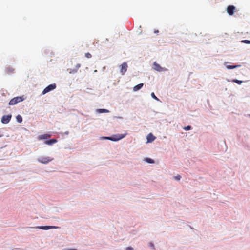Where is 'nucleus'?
Returning <instances> with one entry per match:
<instances>
[{
	"label": "nucleus",
	"mask_w": 250,
	"mask_h": 250,
	"mask_svg": "<svg viewBox=\"0 0 250 250\" xmlns=\"http://www.w3.org/2000/svg\"><path fill=\"white\" fill-rule=\"evenodd\" d=\"M57 142L58 140L56 138H51L49 140L45 141V144L50 146L57 143Z\"/></svg>",
	"instance_id": "5"
},
{
	"label": "nucleus",
	"mask_w": 250,
	"mask_h": 250,
	"mask_svg": "<svg viewBox=\"0 0 250 250\" xmlns=\"http://www.w3.org/2000/svg\"><path fill=\"white\" fill-rule=\"evenodd\" d=\"M11 118V114L4 115L1 117V122L2 124H6L10 122Z\"/></svg>",
	"instance_id": "4"
},
{
	"label": "nucleus",
	"mask_w": 250,
	"mask_h": 250,
	"mask_svg": "<svg viewBox=\"0 0 250 250\" xmlns=\"http://www.w3.org/2000/svg\"><path fill=\"white\" fill-rule=\"evenodd\" d=\"M113 118L114 119H115V118L123 119V117H120V116H114Z\"/></svg>",
	"instance_id": "15"
},
{
	"label": "nucleus",
	"mask_w": 250,
	"mask_h": 250,
	"mask_svg": "<svg viewBox=\"0 0 250 250\" xmlns=\"http://www.w3.org/2000/svg\"><path fill=\"white\" fill-rule=\"evenodd\" d=\"M191 128H192L191 126H190V125H188V126H187L185 127L184 128V129L185 130L188 131V130H191Z\"/></svg>",
	"instance_id": "12"
},
{
	"label": "nucleus",
	"mask_w": 250,
	"mask_h": 250,
	"mask_svg": "<svg viewBox=\"0 0 250 250\" xmlns=\"http://www.w3.org/2000/svg\"><path fill=\"white\" fill-rule=\"evenodd\" d=\"M53 160V158H50L49 157H40L38 158L37 160L38 162L44 164H46L48 163L49 162L52 161Z\"/></svg>",
	"instance_id": "2"
},
{
	"label": "nucleus",
	"mask_w": 250,
	"mask_h": 250,
	"mask_svg": "<svg viewBox=\"0 0 250 250\" xmlns=\"http://www.w3.org/2000/svg\"><path fill=\"white\" fill-rule=\"evenodd\" d=\"M96 111L98 113H109L110 110H96Z\"/></svg>",
	"instance_id": "10"
},
{
	"label": "nucleus",
	"mask_w": 250,
	"mask_h": 250,
	"mask_svg": "<svg viewBox=\"0 0 250 250\" xmlns=\"http://www.w3.org/2000/svg\"><path fill=\"white\" fill-rule=\"evenodd\" d=\"M248 116H249V117H250V114H248Z\"/></svg>",
	"instance_id": "18"
},
{
	"label": "nucleus",
	"mask_w": 250,
	"mask_h": 250,
	"mask_svg": "<svg viewBox=\"0 0 250 250\" xmlns=\"http://www.w3.org/2000/svg\"><path fill=\"white\" fill-rule=\"evenodd\" d=\"M146 139L147 143H151L156 139V137L150 133L147 135Z\"/></svg>",
	"instance_id": "6"
},
{
	"label": "nucleus",
	"mask_w": 250,
	"mask_h": 250,
	"mask_svg": "<svg viewBox=\"0 0 250 250\" xmlns=\"http://www.w3.org/2000/svg\"><path fill=\"white\" fill-rule=\"evenodd\" d=\"M3 136V134H0V137H2Z\"/></svg>",
	"instance_id": "17"
},
{
	"label": "nucleus",
	"mask_w": 250,
	"mask_h": 250,
	"mask_svg": "<svg viewBox=\"0 0 250 250\" xmlns=\"http://www.w3.org/2000/svg\"><path fill=\"white\" fill-rule=\"evenodd\" d=\"M48 137H50V135L48 134H44L43 135H40L39 136V139L40 140H46Z\"/></svg>",
	"instance_id": "7"
},
{
	"label": "nucleus",
	"mask_w": 250,
	"mask_h": 250,
	"mask_svg": "<svg viewBox=\"0 0 250 250\" xmlns=\"http://www.w3.org/2000/svg\"><path fill=\"white\" fill-rule=\"evenodd\" d=\"M127 133L116 134L111 136H102L100 137V140H108L114 142L119 141L125 137Z\"/></svg>",
	"instance_id": "1"
},
{
	"label": "nucleus",
	"mask_w": 250,
	"mask_h": 250,
	"mask_svg": "<svg viewBox=\"0 0 250 250\" xmlns=\"http://www.w3.org/2000/svg\"><path fill=\"white\" fill-rule=\"evenodd\" d=\"M181 178V176L179 175H177V176L173 177V179L177 181L180 180Z\"/></svg>",
	"instance_id": "11"
},
{
	"label": "nucleus",
	"mask_w": 250,
	"mask_h": 250,
	"mask_svg": "<svg viewBox=\"0 0 250 250\" xmlns=\"http://www.w3.org/2000/svg\"><path fill=\"white\" fill-rule=\"evenodd\" d=\"M149 246L150 247H152V248L154 249V245L153 243H152V242L149 243Z\"/></svg>",
	"instance_id": "14"
},
{
	"label": "nucleus",
	"mask_w": 250,
	"mask_h": 250,
	"mask_svg": "<svg viewBox=\"0 0 250 250\" xmlns=\"http://www.w3.org/2000/svg\"><path fill=\"white\" fill-rule=\"evenodd\" d=\"M16 121L19 123H21L22 122V117L20 115H18L16 117Z\"/></svg>",
	"instance_id": "8"
},
{
	"label": "nucleus",
	"mask_w": 250,
	"mask_h": 250,
	"mask_svg": "<svg viewBox=\"0 0 250 250\" xmlns=\"http://www.w3.org/2000/svg\"><path fill=\"white\" fill-rule=\"evenodd\" d=\"M69 133V132L68 131H66L63 133L64 134L66 135H68Z\"/></svg>",
	"instance_id": "16"
},
{
	"label": "nucleus",
	"mask_w": 250,
	"mask_h": 250,
	"mask_svg": "<svg viewBox=\"0 0 250 250\" xmlns=\"http://www.w3.org/2000/svg\"><path fill=\"white\" fill-rule=\"evenodd\" d=\"M29 228H36L38 229H43V230H49L50 229H56L59 228L58 226H37L36 227H30Z\"/></svg>",
	"instance_id": "3"
},
{
	"label": "nucleus",
	"mask_w": 250,
	"mask_h": 250,
	"mask_svg": "<svg viewBox=\"0 0 250 250\" xmlns=\"http://www.w3.org/2000/svg\"><path fill=\"white\" fill-rule=\"evenodd\" d=\"M145 161L149 164H153L154 163V160L150 158H146L145 159Z\"/></svg>",
	"instance_id": "9"
},
{
	"label": "nucleus",
	"mask_w": 250,
	"mask_h": 250,
	"mask_svg": "<svg viewBox=\"0 0 250 250\" xmlns=\"http://www.w3.org/2000/svg\"><path fill=\"white\" fill-rule=\"evenodd\" d=\"M125 250H134L132 247H127L126 248Z\"/></svg>",
	"instance_id": "13"
}]
</instances>
